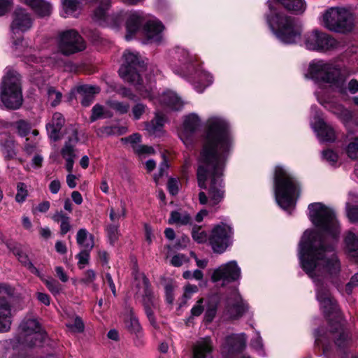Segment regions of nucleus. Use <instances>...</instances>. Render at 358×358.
Here are the masks:
<instances>
[{
    "label": "nucleus",
    "instance_id": "nucleus-37",
    "mask_svg": "<svg viewBox=\"0 0 358 358\" xmlns=\"http://www.w3.org/2000/svg\"><path fill=\"white\" fill-rule=\"evenodd\" d=\"M52 219L58 223H60V232L62 235L66 234L70 231L71 226L70 224V217L66 215L63 212L55 213Z\"/></svg>",
    "mask_w": 358,
    "mask_h": 358
},
{
    "label": "nucleus",
    "instance_id": "nucleus-39",
    "mask_svg": "<svg viewBox=\"0 0 358 358\" xmlns=\"http://www.w3.org/2000/svg\"><path fill=\"white\" fill-rule=\"evenodd\" d=\"M126 215V207L124 201L120 200L116 206H111L110 208V220L113 223L118 222Z\"/></svg>",
    "mask_w": 358,
    "mask_h": 358
},
{
    "label": "nucleus",
    "instance_id": "nucleus-23",
    "mask_svg": "<svg viewBox=\"0 0 358 358\" xmlns=\"http://www.w3.org/2000/svg\"><path fill=\"white\" fill-rule=\"evenodd\" d=\"M145 15L139 11H129L127 15L125 38L129 41L140 29L143 23H145Z\"/></svg>",
    "mask_w": 358,
    "mask_h": 358
},
{
    "label": "nucleus",
    "instance_id": "nucleus-63",
    "mask_svg": "<svg viewBox=\"0 0 358 358\" xmlns=\"http://www.w3.org/2000/svg\"><path fill=\"white\" fill-rule=\"evenodd\" d=\"M326 336L325 335H320V331H317L315 332V343L317 345L322 346L323 348V352L325 355L327 356L328 352H329V348L326 345Z\"/></svg>",
    "mask_w": 358,
    "mask_h": 358
},
{
    "label": "nucleus",
    "instance_id": "nucleus-43",
    "mask_svg": "<svg viewBox=\"0 0 358 358\" xmlns=\"http://www.w3.org/2000/svg\"><path fill=\"white\" fill-rule=\"evenodd\" d=\"M345 150L351 159H358V137L350 138Z\"/></svg>",
    "mask_w": 358,
    "mask_h": 358
},
{
    "label": "nucleus",
    "instance_id": "nucleus-22",
    "mask_svg": "<svg viewBox=\"0 0 358 358\" xmlns=\"http://www.w3.org/2000/svg\"><path fill=\"white\" fill-rule=\"evenodd\" d=\"M162 23L156 18L147 20L143 28L144 36L148 43H159L162 40Z\"/></svg>",
    "mask_w": 358,
    "mask_h": 358
},
{
    "label": "nucleus",
    "instance_id": "nucleus-25",
    "mask_svg": "<svg viewBox=\"0 0 358 358\" xmlns=\"http://www.w3.org/2000/svg\"><path fill=\"white\" fill-rule=\"evenodd\" d=\"M110 6V0H99L94 2L91 13L92 20L101 25L106 26L109 16L108 11Z\"/></svg>",
    "mask_w": 358,
    "mask_h": 358
},
{
    "label": "nucleus",
    "instance_id": "nucleus-19",
    "mask_svg": "<svg viewBox=\"0 0 358 358\" xmlns=\"http://www.w3.org/2000/svg\"><path fill=\"white\" fill-rule=\"evenodd\" d=\"M315 96L318 102L324 108L336 115L342 121L348 122L352 117L351 113L344 108L341 105L331 101L329 96V90L323 89L319 87L315 90Z\"/></svg>",
    "mask_w": 358,
    "mask_h": 358
},
{
    "label": "nucleus",
    "instance_id": "nucleus-55",
    "mask_svg": "<svg viewBox=\"0 0 358 358\" xmlns=\"http://www.w3.org/2000/svg\"><path fill=\"white\" fill-rule=\"evenodd\" d=\"M207 302L208 301L203 298L199 299L191 310L192 315L193 316H199L203 312Z\"/></svg>",
    "mask_w": 358,
    "mask_h": 358
},
{
    "label": "nucleus",
    "instance_id": "nucleus-64",
    "mask_svg": "<svg viewBox=\"0 0 358 358\" xmlns=\"http://www.w3.org/2000/svg\"><path fill=\"white\" fill-rule=\"evenodd\" d=\"M180 181L176 178H170L168 181L167 187L170 194L176 195L179 191Z\"/></svg>",
    "mask_w": 358,
    "mask_h": 358
},
{
    "label": "nucleus",
    "instance_id": "nucleus-41",
    "mask_svg": "<svg viewBox=\"0 0 358 358\" xmlns=\"http://www.w3.org/2000/svg\"><path fill=\"white\" fill-rule=\"evenodd\" d=\"M128 12L129 11L121 10L113 13L111 15H109L106 26L110 27L113 29L120 28L122 26L124 20L126 21Z\"/></svg>",
    "mask_w": 358,
    "mask_h": 358
},
{
    "label": "nucleus",
    "instance_id": "nucleus-14",
    "mask_svg": "<svg viewBox=\"0 0 358 358\" xmlns=\"http://www.w3.org/2000/svg\"><path fill=\"white\" fill-rule=\"evenodd\" d=\"M303 45L309 50L327 52L335 48L336 41L328 34L317 29L306 33L302 38Z\"/></svg>",
    "mask_w": 358,
    "mask_h": 358
},
{
    "label": "nucleus",
    "instance_id": "nucleus-3",
    "mask_svg": "<svg viewBox=\"0 0 358 358\" xmlns=\"http://www.w3.org/2000/svg\"><path fill=\"white\" fill-rule=\"evenodd\" d=\"M273 1L282 5L287 10L301 13L306 9L303 0H270L269 13L266 15L267 24L276 38L285 44H294L301 39L302 27L294 18L280 11L272 3Z\"/></svg>",
    "mask_w": 358,
    "mask_h": 358
},
{
    "label": "nucleus",
    "instance_id": "nucleus-45",
    "mask_svg": "<svg viewBox=\"0 0 358 358\" xmlns=\"http://www.w3.org/2000/svg\"><path fill=\"white\" fill-rule=\"evenodd\" d=\"M66 325L71 331L76 333L83 332L85 327L82 319L78 316H76L74 318L69 320Z\"/></svg>",
    "mask_w": 358,
    "mask_h": 358
},
{
    "label": "nucleus",
    "instance_id": "nucleus-50",
    "mask_svg": "<svg viewBox=\"0 0 358 358\" xmlns=\"http://www.w3.org/2000/svg\"><path fill=\"white\" fill-rule=\"evenodd\" d=\"M121 141L125 143H128L130 145L134 152L137 149L136 147H139L141 142V136L135 133L128 137L122 138Z\"/></svg>",
    "mask_w": 358,
    "mask_h": 358
},
{
    "label": "nucleus",
    "instance_id": "nucleus-11",
    "mask_svg": "<svg viewBox=\"0 0 358 358\" xmlns=\"http://www.w3.org/2000/svg\"><path fill=\"white\" fill-rule=\"evenodd\" d=\"M322 24L331 31L345 32L352 29L353 17L345 8H331L323 15Z\"/></svg>",
    "mask_w": 358,
    "mask_h": 358
},
{
    "label": "nucleus",
    "instance_id": "nucleus-12",
    "mask_svg": "<svg viewBox=\"0 0 358 358\" xmlns=\"http://www.w3.org/2000/svg\"><path fill=\"white\" fill-rule=\"evenodd\" d=\"M57 47L62 54L68 56L84 50L86 43L76 30L67 29L58 34Z\"/></svg>",
    "mask_w": 358,
    "mask_h": 358
},
{
    "label": "nucleus",
    "instance_id": "nucleus-34",
    "mask_svg": "<svg viewBox=\"0 0 358 358\" xmlns=\"http://www.w3.org/2000/svg\"><path fill=\"white\" fill-rule=\"evenodd\" d=\"M76 242L82 250H92L94 246V236L86 229L81 228L77 231Z\"/></svg>",
    "mask_w": 358,
    "mask_h": 358
},
{
    "label": "nucleus",
    "instance_id": "nucleus-5",
    "mask_svg": "<svg viewBox=\"0 0 358 358\" xmlns=\"http://www.w3.org/2000/svg\"><path fill=\"white\" fill-rule=\"evenodd\" d=\"M273 189L276 203L291 213L300 195V184L289 170L282 165L274 169Z\"/></svg>",
    "mask_w": 358,
    "mask_h": 358
},
{
    "label": "nucleus",
    "instance_id": "nucleus-8",
    "mask_svg": "<svg viewBox=\"0 0 358 358\" xmlns=\"http://www.w3.org/2000/svg\"><path fill=\"white\" fill-rule=\"evenodd\" d=\"M308 217L311 222L326 236L336 238L341 231L334 210L320 202L308 205Z\"/></svg>",
    "mask_w": 358,
    "mask_h": 358
},
{
    "label": "nucleus",
    "instance_id": "nucleus-20",
    "mask_svg": "<svg viewBox=\"0 0 358 358\" xmlns=\"http://www.w3.org/2000/svg\"><path fill=\"white\" fill-rule=\"evenodd\" d=\"M201 120L195 113L187 115L183 124L178 131L180 140L187 148H189L194 143V134L200 127Z\"/></svg>",
    "mask_w": 358,
    "mask_h": 358
},
{
    "label": "nucleus",
    "instance_id": "nucleus-30",
    "mask_svg": "<svg viewBox=\"0 0 358 358\" xmlns=\"http://www.w3.org/2000/svg\"><path fill=\"white\" fill-rule=\"evenodd\" d=\"M24 4L30 7L32 10L41 17H48L51 15L52 4L46 0H21Z\"/></svg>",
    "mask_w": 358,
    "mask_h": 358
},
{
    "label": "nucleus",
    "instance_id": "nucleus-29",
    "mask_svg": "<svg viewBox=\"0 0 358 358\" xmlns=\"http://www.w3.org/2000/svg\"><path fill=\"white\" fill-rule=\"evenodd\" d=\"M64 118L59 113L53 114L51 120L47 123L46 129L49 138L57 141L61 138V129L64 124Z\"/></svg>",
    "mask_w": 358,
    "mask_h": 358
},
{
    "label": "nucleus",
    "instance_id": "nucleus-15",
    "mask_svg": "<svg viewBox=\"0 0 358 358\" xmlns=\"http://www.w3.org/2000/svg\"><path fill=\"white\" fill-rule=\"evenodd\" d=\"M14 289L9 285H0V332L10 330L13 312L11 300Z\"/></svg>",
    "mask_w": 358,
    "mask_h": 358
},
{
    "label": "nucleus",
    "instance_id": "nucleus-33",
    "mask_svg": "<svg viewBox=\"0 0 358 358\" xmlns=\"http://www.w3.org/2000/svg\"><path fill=\"white\" fill-rule=\"evenodd\" d=\"M346 215L352 223L358 222V196L350 192L345 206Z\"/></svg>",
    "mask_w": 358,
    "mask_h": 358
},
{
    "label": "nucleus",
    "instance_id": "nucleus-13",
    "mask_svg": "<svg viewBox=\"0 0 358 358\" xmlns=\"http://www.w3.org/2000/svg\"><path fill=\"white\" fill-rule=\"evenodd\" d=\"M233 229L230 224L221 222L211 230L208 241L214 252L222 254L231 245Z\"/></svg>",
    "mask_w": 358,
    "mask_h": 358
},
{
    "label": "nucleus",
    "instance_id": "nucleus-61",
    "mask_svg": "<svg viewBox=\"0 0 358 358\" xmlns=\"http://www.w3.org/2000/svg\"><path fill=\"white\" fill-rule=\"evenodd\" d=\"M15 127L19 135L21 136H27L30 131L29 124L24 120H19L16 122Z\"/></svg>",
    "mask_w": 358,
    "mask_h": 358
},
{
    "label": "nucleus",
    "instance_id": "nucleus-18",
    "mask_svg": "<svg viewBox=\"0 0 358 358\" xmlns=\"http://www.w3.org/2000/svg\"><path fill=\"white\" fill-rule=\"evenodd\" d=\"M137 281L136 286L138 290L136 294L138 296L142 298L145 313L151 324L154 325L155 324V319L153 316L152 308L156 306V299L150 288L148 280L143 275H141L139 278L137 279Z\"/></svg>",
    "mask_w": 358,
    "mask_h": 358
},
{
    "label": "nucleus",
    "instance_id": "nucleus-47",
    "mask_svg": "<svg viewBox=\"0 0 358 358\" xmlns=\"http://www.w3.org/2000/svg\"><path fill=\"white\" fill-rule=\"evenodd\" d=\"M126 327L131 332L134 334L138 333L141 329L138 320L133 313L129 315L126 321Z\"/></svg>",
    "mask_w": 358,
    "mask_h": 358
},
{
    "label": "nucleus",
    "instance_id": "nucleus-27",
    "mask_svg": "<svg viewBox=\"0 0 358 358\" xmlns=\"http://www.w3.org/2000/svg\"><path fill=\"white\" fill-rule=\"evenodd\" d=\"M247 336L244 333L231 334L226 337L222 344L223 348L229 352H240L245 349Z\"/></svg>",
    "mask_w": 358,
    "mask_h": 358
},
{
    "label": "nucleus",
    "instance_id": "nucleus-49",
    "mask_svg": "<svg viewBox=\"0 0 358 358\" xmlns=\"http://www.w3.org/2000/svg\"><path fill=\"white\" fill-rule=\"evenodd\" d=\"M217 312V303L214 301H208L206 306L205 320L210 322H211Z\"/></svg>",
    "mask_w": 358,
    "mask_h": 358
},
{
    "label": "nucleus",
    "instance_id": "nucleus-53",
    "mask_svg": "<svg viewBox=\"0 0 358 358\" xmlns=\"http://www.w3.org/2000/svg\"><path fill=\"white\" fill-rule=\"evenodd\" d=\"M3 153L5 158L13 159L15 157L16 152L14 149V142L12 140H8L3 145Z\"/></svg>",
    "mask_w": 358,
    "mask_h": 358
},
{
    "label": "nucleus",
    "instance_id": "nucleus-31",
    "mask_svg": "<svg viewBox=\"0 0 358 358\" xmlns=\"http://www.w3.org/2000/svg\"><path fill=\"white\" fill-rule=\"evenodd\" d=\"M157 101L162 105L166 106L172 110H179L183 106V101L176 93L167 90L163 92Z\"/></svg>",
    "mask_w": 358,
    "mask_h": 358
},
{
    "label": "nucleus",
    "instance_id": "nucleus-56",
    "mask_svg": "<svg viewBox=\"0 0 358 358\" xmlns=\"http://www.w3.org/2000/svg\"><path fill=\"white\" fill-rule=\"evenodd\" d=\"M350 343V338L348 334L341 329L339 331V337L336 338V345L338 348H344L348 345Z\"/></svg>",
    "mask_w": 358,
    "mask_h": 358
},
{
    "label": "nucleus",
    "instance_id": "nucleus-10",
    "mask_svg": "<svg viewBox=\"0 0 358 358\" xmlns=\"http://www.w3.org/2000/svg\"><path fill=\"white\" fill-rule=\"evenodd\" d=\"M1 101L10 109H17L22 103L20 76L14 69L6 68L1 85Z\"/></svg>",
    "mask_w": 358,
    "mask_h": 358
},
{
    "label": "nucleus",
    "instance_id": "nucleus-46",
    "mask_svg": "<svg viewBox=\"0 0 358 358\" xmlns=\"http://www.w3.org/2000/svg\"><path fill=\"white\" fill-rule=\"evenodd\" d=\"M16 189L15 201L18 203H24L29 194L27 186L23 182H18Z\"/></svg>",
    "mask_w": 358,
    "mask_h": 358
},
{
    "label": "nucleus",
    "instance_id": "nucleus-48",
    "mask_svg": "<svg viewBox=\"0 0 358 358\" xmlns=\"http://www.w3.org/2000/svg\"><path fill=\"white\" fill-rule=\"evenodd\" d=\"M90 251L87 250H81L76 255V258L78 259V266L80 269L84 268L90 262Z\"/></svg>",
    "mask_w": 358,
    "mask_h": 358
},
{
    "label": "nucleus",
    "instance_id": "nucleus-57",
    "mask_svg": "<svg viewBox=\"0 0 358 358\" xmlns=\"http://www.w3.org/2000/svg\"><path fill=\"white\" fill-rule=\"evenodd\" d=\"M119 226L117 224H111L107 228V234L111 244L115 243V242L117 240L119 236Z\"/></svg>",
    "mask_w": 358,
    "mask_h": 358
},
{
    "label": "nucleus",
    "instance_id": "nucleus-36",
    "mask_svg": "<svg viewBox=\"0 0 358 358\" xmlns=\"http://www.w3.org/2000/svg\"><path fill=\"white\" fill-rule=\"evenodd\" d=\"M191 222L190 215L185 211H173L171 213L169 223L176 225H186Z\"/></svg>",
    "mask_w": 358,
    "mask_h": 358
},
{
    "label": "nucleus",
    "instance_id": "nucleus-52",
    "mask_svg": "<svg viewBox=\"0 0 358 358\" xmlns=\"http://www.w3.org/2000/svg\"><path fill=\"white\" fill-rule=\"evenodd\" d=\"M193 239L199 243H205L207 239V234L201 230L200 227H194L192 231Z\"/></svg>",
    "mask_w": 358,
    "mask_h": 358
},
{
    "label": "nucleus",
    "instance_id": "nucleus-54",
    "mask_svg": "<svg viewBox=\"0 0 358 358\" xmlns=\"http://www.w3.org/2000/svg\"><path fill=\"white\" fill-rule=\"evenodd\" d=\"M108 105L120 114L126 113L129 109V105L128 103L117 101H110L108 102Z\"/></svg>",
    "mask_w": 358,
    "mask_h": 358
},
{
    "label": "nucleus",
    "instance_id": "nucleus-16",
    "mask_svg": "<svg viewBox=\"0 0 358 358\" xmlns=\"http://www.w3.org/2000/svg\"><path fill=\"white\" fill-rule=\"evenodd\" d=\"M310 126L320 142H333L336 139L334 129L322 117V113L316 106L310 108Z\"/></svg>",
    "mask_w": 358,
    "mask_h": 358
},
{
    "label": "nucleus",
    "instance_id": "nucleus-7",
    "mask_svg": "<svg viewBox=\"0 0 358 358\" xmlns=\"http://www.w3.org/2000/svg\"><path fill=\"white\" fill-rule=\"evenodd\" d=\"M124 62L119 69L120 76L136 87L143 98L154 99L152 96L153 85L150 80L144 83L141 75L144 69V64L141 61L138 53L126 50L123 55Z\"/></svg>",
    "mask_w": 358,
    "mask_h": 358
},
{
    "label": "nucleus",
    "instance_id": "nucleus-42",
    "mask_svg": "<svg viewBox=\"0 0 358 358\" xmlns=\"http://www.w3.org/2000/svg\"><path fill=\"white\" fill-rule=\"evenodd\" d=\"M96 278V272L92 269H88L84 272L83 275L79 280V282L85 286H92L94 290H96L98 289V286L94 283Z\"/></svg>",
    "mask_w": 358,
    "mask_h": 358
},
{
    "label": "nucleus",
    "instance_id": "nucleus-6",
    "mask_svg": "<svg viewBox=\"0 0 358 358\" xmlns=\"http://www.w3.org/2000/svg\"><path fill=\"white\" fill-rule=\"evenodd\" d=\"M20 329L22 331L19 338L2 344L1 358H24L20 351L27 347L37 346L42 343L45 334L41 331L38 322L35 319H24L20 324Z\"/></svg>",
    "mask_w": 358,
    "mask_h": 358
},
{
    "label": "nucleus",
    "instance_id": "nucleus-4",
    "mask_svg": "<svg viewBox=\"0 0 358 358\" xmlns=\"http://www.w3.org/2000/svg\"><path fill=\"white\" fill-rule=\"evenodd\" d=\"M173 58L178 62L173 64L174 72L187 77L198 92H203L213 83V76L202 69L197 56L190 54L184 48H177L174 51Z\"/></svg>",
    "mask_w": 358,
    "mask_h": 358
},
{
    "label": "nucleus",
    "instance_id": "nucleus-38",
    "mask_svg": "<svg viewBox=\"0 0 358 358\" xmlns=\"http://www.w3.org/2000/svg\"><path fill=\"white\" fill-rule=\"evenodd\" d=\"M165 122V116L162 113H157L155 119L146 124V130L152 134H157Z\"/></svg>",
    "mask_w": 358,
    "mask_h": 358
},
{
    "label": "nucleus",
    "instance_id": "nucleus-28",
    "mask_svg": "<svg viewBox=\"0 0 358 358\" xmlns=\"http://www.w3.org/2000/svg\"><path fill=\"white\" fill-rule=\"evenodd\" d=\"M78 141L76 131H73V136L69 138L61 150V155L66 160V169L69 173L73 171L74 160L76 157L74 145Z\"/></svg>",
    "mask_w": 358,
    "mask_h": 358
},
{
    "label": "nucleus",
    "instance_id": "nucleus-21",
    "mask_svg": "<svg viewBox=\"0 0 358 358\" xmlns=\"http://www.w3.org/2000/svg\"><path fill=\"white\" fill-rule=\"evenodd\" d=\"M33 24L31 15L23 8H17L13 14L10 29L13 34H21L29 30Z\"/></svg>",
    "mask_w": 358,
    "mask_h": 358
},
{
    "label": "nucleus",
    "instance_id": "nucleus-40",
    "mask_svg": "<svg viewBox=\"0 0 358 358\" xmlns=\"http://www.w3.org/2000/svg\"><path fill=\"white\" fill-rule=\"evenodd\" d=\"M62 6L61 15L64 17H67L76 15L79 3L76 0H62Z\"/></svg>",
    "mask_w": 358,
    "mask_h": 358
},
{
    "label": "nucleus",
    "instance_id": "nucleus-1",
    "mask_svg": "<svg viewBox=\"0 0 358 358\" xmlns=\"http://www.w3.org/2000/svg\"><path fill=\"white\" fill-rule=\"evenodd\" d=\"M234 147V136L229 120L221 115L210 116L205 123L198 158V185L208 189V196L204 192L199 193L201 204L215 206L224 199V173Z\"/></svg>",
    "mask_w": 358,
    "mask_h": 358
},
{
    "label": "nucleus",
    "instance_id": "nucleus-51",
    "mask_svg": "<svg viewBox=\"0 0 358 358\" xmlns=\"http://www.w3.org/2000/svg\"><path fill=\"white\" fill-rule=\"evenodd\" d=\"M44 282L49 291L54 295L59 294L62 290V285L53 278L45 279Z\"/></svg>",
    "mask_w": 358,
    "mask_h": 358
},
{
    "label": "nucleus",
    "instance_id": "nucleus-44",
    "mask_svg": "<svg viewBox=\"0 0 358 358\" xmlns=\"http://www.w3.org/2000/svg\"><path fill=\"white\" fill-rule=\"evenodd\" d=\"M111 116L112 114L108 111H105L102 106L96 104L92 108L90 120L92 122H94L100 118L110 117Z\"/></svg>",
    "mask_w": 358,
    "mask_h": 358
},
{
    "label": "nucleus",
    "instance_id": "nucleus-60",
    "mask_svg": "<svg viewBox=\"0 0 358 358\" xmlns=\"http://www.w3.org/2000/svg\"><path fill=\"white\" fill-rule=\"evenodd\" d=\"M117 127L106 126L99 128L96 131V134L100 137H106L112 135H116Z\"/></svg>",
    "mask_w": 358,
    "mask_h": 358
},
{
    "label": "nucleus",
    "instance_id": "nucleus-58",
    "mask_svg": "<svg viewBox=\"0 0 358 358\" xmlns=\"http://www.w3.org/2000/svg\"><path fill=\"white\" fill-rule=\"evenodd\" d=\"M48 95L49 101H51L52 106H55L60 102L62 94L59 92L56 91L54 88H48Z\"/></svg>",
    "mask_w": 358,
    "mask_h": 358
},
{
    "label": "nucleus",
    "instance_id": "nucleus-24",
    "mask_svg": "<svg viewBox=\"0 0 358 358\" xmlns=\"http://www.w3.org/2000/svg\"><path fill=\"white\" fill-rule=\"evenodd\" d=\"M234 300L233 303L229 301L225 315L230 319L236 320L248 310V306L238 292H234Z\"/></svg>",
    "mask_w": 358,
    "mask_h": 358
},
{
    "label": "nucleus",
    "instance_id": "nucleus-26",
    "mask_svg": "<svg viewBox=\"0 0 358 358\" xmlns=\"http://www.w3.org/2000/svg\"><path fill=\"white\" fill-rule=\"evenodd\" d=\"M213 349V343L210 337L201 338L193 345L192 358H212Z\"/></svg>",
    "mask_w": 358,
    "mask_h": 358
},
{
    "label": "nucleus",
    "instance_id": "nucleus-9",
    "mask_svg": "<svg viewBox=\"0 0 358 358\" xmlns=\"http://www.w3.org/2000/svg\"><path fill=\"white\" fill-rule=\"evenodd\" d=\"M306 76L318 85H329V87L345 93L344 81L338 78L339 72L332 64L322 60L314 59L309 63Z\"/></svg>",
    "mask_w": 358,
    "mask_h": 358
},
{
    "label": "nucleus",
    "instance_id": "nucleus-62",
    "mask_svg": "<svg viewBox=\"0 0 358 358\" xmlns=\"http://www.w3.org/2000/svg\"><path fill=\"white\" fill-rule=\"evenodd\" d=\"M136 150H135V153L137 154L139 157H145L150 155H152L155 152V150L152 147L148 146L145 145L141 144L139 147H136Z\"/></svg>",
    "mask_w": 358,
    "mask_h": 358
},
{
    "label": "nucleus",
    "instance_id": "nucleus-32",
    "mask_svg": "<svg viewBox=\"0 0 358 358\" xmlns=\"http://www.w3.org/2000/svg\"><path fill=\"white\" fill-rule=\"evenodd\" d=\"M345 250L350 257L358 262V236L352 231H348L345 236Z\"/></svg>",
    "mask_w": 358,
    "mask_h": 358
},
{
    "label": "nucleus",
    "instance_id": "nucleus-2",
    "mask_svg": "<svg viewBox=\"0 0 358 358\" xmlns=\"http://www.w3.org/2000/svg\"><path fill=\"white\" fill-rule=\"evenodd\" d=\"M298 256L301 267L315 284L316 298L321 309L327 315L336 314V302L324 281L327 273L334 275L340 271L334 245L325 246L324 239L316 230L307 229L299 243Z\"/></svg>",
    "mask_w": 358,
    "mask_h": 358
},
{
    "label": "nucleus",
    "instance_id": "nucleus-17",
    "mask_svg": "<svg viewBox=\"0 0 358 358\" xmlns=\"http://www.w3.org/2000/svg\"><path fill=\"white\" fill-rule=\"evenodd\" d=\"M241 278V268L235 260L221 264L213 270L211 275L213 282L222 281L223 285L237 281Z\"/></svg>",
    "mask_w": 358,
    "mask_h": 358
},
{
    "label": "nucleus",
    "instance_id": "nucleus-59",
    "mask_svg": "<svg viewBox=\"0 0 358 358\" xmlns=\"http://www.w3.org/2000/svg\"><path fill=\"white\" fill-rule=\"evenodd\" d=\"M322 157L331 165L335 164L338 159L337 153L330 149L325 150L322 152Z\"/></svg>",
    "mask_w": 358,
    "mask_h": 358
},
{
    "label": "nucleus",
    "instance_id": "nucleus-35",
    "mask_svg": "<svg viewBox=\"0 0 358 358\" xmlns=\"http://www.w3.org/2000/svg\"><path fill=\"white\" fill-rule=\"evenodd\" d=\"M78 92L82 96L81 103L84 106H88L93 101L95 94L99 93L100 88L96 85H82L78 88Z\"/></svg>",
    "mask_w": 358,
    "mask_h": 358
}]
</instances>
